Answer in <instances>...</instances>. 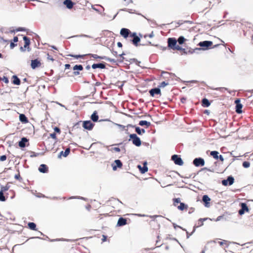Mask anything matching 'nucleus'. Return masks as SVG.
Masks as SVG:
<instances>
[{
	"label": "nucleus",
	"mask_w": 253,
	"mask_h": 253,
	"mask_svg": "<svg viewBox=\"0 0 253 253\" xmlns=\"http://www.w3.org/2000/svg\"><path fill=\"white\" fill-rule=\"evenodd\" d=\"M241 209L239 211V214L240 215H243L245 212H248L249 209L245 203H241L240 204Z\"/></svg>",
	"instance_id": "obj_10"
},
{
	"label": "nucleus",
	"mask_w": 253,
	"mask_h": 253,
	"mask_svg": "<svg viewBox=\"0 0 253 253\" xmlns=\"http://www.w3.org/2000/svg\"><path fill=\"white\" fill-rule=\"evenodd\" d=\"M91 67L93 69H95L96 68H100L102 69H105L106 68V63L104 62L94 63L92 65Z\"/></svg>",
	"instance_id": "obj_15"
},
{
	"label": "nucleus",
	"mask_w": 253,
	"mask_h": 253,
	"mask_svg": "<svg viewBox=\"0 0 253 253\" xmlns=\"http://www.w3.org/2000/svg\"><path fill=\"white\" fill-rule=\"evenodd\" d=\"M168 84H169L168 83H166V82H163L160 84L159 87H165L166 85H167Z\"/></svg>",
	"instance_id": "obj_46"
},
{
	"label": "nucleus",
	"mask_w": 253,
	"mask_h": 253,
	"mask_svg": "<svg viewBox=\"0 0 253 253\" xmlns=\"http://www.w3.org/2000/svg\"><path fill=\"white\" fill-rule=\"evenodd\" d=\"M28 227L29 228L32 230H36V224L34 222H29L28 223Z\"/></svg>",
	"instance_id": "obj_31"
},
{
	"label": "nucleus",
	"mask_w": 253,
	"mask_h": 253,
	"mask_svg": "<svg viewBox=\"0 0 253 253\" xmlns=\"http://www.w3.org/2000/svg\"><path fill=\"white\" fill-rule=\"evenodd\" d=\"M10 188V185L7 183L5 186H1L0 191L4 192L7 191Z\"/></svg>",
	"instance_id": "obj_36"
},
{
	"label": "nucleus",
	"mask_w": 253,
	"mask_h": 253,
	"mask_svg": "<svg viewBox=\"0 0 253 253\" xmlns=\"http://www.w3.org/2000/svg\"><path fill=\"white\" fill-rule=\"evenodd\" d=\"M175 50H181L184 53H187V52L185 50V49L182 48L179 45H177V46L175 47Z\"/></svg>",
	"instance_id": "obj_40"
},
{
	"label": "nucleus",
	"mask_w": 253,
	"mask_h": 253,
	"mask_svg": "<svg viewBox=\"0 0 253 253\" xmlns=\"http://www.w3.org/2000/svg\"><path fill=\"white\" fill-rule=\"evenodd\" d=\"M86 55H88V56H91V57H92V58H93L94 59H104V60H105V59H106V56H98L97 54H91V53H89V54H86Z\"/></svg>",
	"instance_id": "obj_27"
},
{
	"label": "nucleus",
	"mask_w": 253,
	"mask_h": 253,
	"mask_svg": "<svg viewBox=\"0 0 253 253\" xmlns=\"http://www.w3.org/2000/svg\"><path fill=\"white\" fill-rule=\"evenodd\" d=\"M70 148H67L66 149L65 151L64 152L61 151L60 153V155H59V157H60L61 155H63L64 157H66L70 153Z\"/></svg>",
	"instance_id": "obj_28"
},
{
	"label": "nucleus",
	"mask_w": 253,
	"mask_h": 253,
	"mask_svg": "<svg viewBox=\"0 0 253 253\" xmlns=\"http://www.w3.org/2000/svg\"><path fill=\"white\" fill-rule=\"evenodd\" d=\"M193 164L196 167L203 166L205 165V161L202 158H196L194 159Z\"/></svg>",
	"instance_id": "obj_8"
},
{
	"label": "nucleus",
	"mask_w": 253,
	"mask_h": 253,
	"mask_svg": "<svg viewBox=\"0 0 253 253\" xmlns=\"http://www.w3.org/2000/svg\"><path fill=\"white\" fill-rule=\"evenodd\" d=\"M80 199L82 200H85V198H84L83 197H80V196H72L68 198V199Z\"/></svg>",
	"instance_id": "obj_45"
},
{
	"label": "nucleus",
	"mask_w": 253,
	"mask_h": 253,
	"mask_svg": "<svg viewBox=\"0 0 253 253\" xmlns=\"http://www.w3.org/2000/svg\"><path fill=\"white\" fill-rule=\"evenodd\" d=\"M135 132L139 135H142L145 132V130L143 128H140L139 127H135Z\"/></svg>",
	"instance_id": "obj_29"
},
{
	"label": "nucleus",
	"mask_w": 253,
	"mask_h": 253,
	"mask_svg": "<svg viewBox=\"0 0 253 253\" xmlns=\"http://www.w3.org/2000/svg\"><path fill=\"white\" fill-rule=\"evenodd\" d=\"M173 227L174 228L176 229L177 227H178V228H180L181 229H182V230H185V229H183L181 227H180V226H178V225H177L175 223H173Z\"/></svg>",
	"instance_id": "obj_58"
},
{
	"label": "nucleus",
	"mask_w": 253,
	"mask_h": 253,
	"mask_svg": "<svg viewBox=\"0 0 253 253\" xmlns=\"http://www.w3.org/2000/svg\"><path fill=\"white\" fill-rule=\"evenodd\" d=\"M174 203H180V199L179 198H175L173 199Z\"/></svg>",
	"instance_id": "obj_62"
},
{
	"label": "nucleus",
	"mask_w": 253,
	"mask_h": 253,
	"mask_svg": "<svg viewBox=\"0 0 253 253\" xmlns=\"http://www.w3.org/2000/svg\"><path fill=\"white\" fill-rule=\"evenodd\" d=\"M250 166V162L248 161H245L243 163V167L245 168H248Z\"/></svg>",
	"instance_id": "obj_39"
},
{
	"label": "nucleus",
	"mask_w": 253,
	"mask_h": 253,
	"mask_svg": "<svg viewBox=\"0 0 253 253\" xmlns=\"http://www.w3.org/2000/svg\"><path fill=\"white\" fill-rule=\"evenodd\" d=\"M54 130L55 132H57V133L60 132V129L58 127H55L54 128Z\"/></svg>",
	"instance_id": "obj_60"
},
{
	"label": "nucleus",
	"mask_w": 253,
	"mask_h": 253,
	"mask_svg": "<svg viewBox=\"0 0 253 253\" xmlns=\"http://www.w3.org/2000/svg\"><path fill=\"white\" fill-rule=\"evenodd\" d=\"M94 124L92 123L91 121H84L83 123V127L87 130H92Z\"/></svg>",
	"instance_id": "obj_7"
},
{
	"label": "nucleus",
	"mask_w": 253,
	"mask_h": 253,
	"mask_svg": "<svg viewBox=\"0 0 253 253\" xmlns=\"http://www.w3.org/2000/svg\"><path fill=\"white\" fill-rule=\"evenodd\" d=\"M26 48L27 49V47H25V45H24L23 47V46L20 47V50L22 52H24L26 50Z\"/></svg>",
	"instance_id": "obj_57"
},
{
	"label": "nucleus",
	"mask_w": 253,
	"mask_h": 253,
	"mask_svg": "<svg viewBox=\"0 0 253 253\" xmlns=\"http://www.w3.org/2000/svg\"><path fill=\"white\" fill-rule=\"evenodd\" d=\"M12 83L14 84L19 85L20 84L21 81L17 77L16 75H13L12 76Z\"/></svg>",
	"instance_id": "obj_25"
},
{
	"label": "nucleus",
	"mask_w": 253,
	"mask_h": 253,
	"mask_svg": "<svg viewBox=\"0 0 253 253\" xmlns=\"http://www.w3.org/2000/svg\"><path fill=\"white\" fill-rule=\"evenodd\" d=\"M201 49V48H196L195 49H193V50H189L188 52H189V53H193V52H195L196 50H200Z\"/></svg>",
	"instance_id": "obj_52"
},
{
	"label": "nucleus",
	"mask_w": 253,
	"mask_h": 253,
	"mask_svg": "<svg viewBox=\"0 0 253 253\" xmlns=\"http://www.w3.org/2000/svg\"><path fill=\"white\" fill-rule=\"evenodd\" d=\"M215 89L217 90H220V91H222L223 90H227V88H225V87H217V88H216Z\"/></svg>",
	"instance_id": "obj_56"
},
{
	"label": "nucleus",
	"mask_w": 253,
	"mask_h": 253,
	"mask_svg": "<svg viewBox=\"0 0 253 253\" xmlns=\"http://www.w3.org/2000/svg\"><path fill=\"white\" fill-rule=\"evenodd\" d=\"M171 160L174 162V164L178 166H182L183 162L181 157L177 155H173L171 156Z\"/></svg>",
	"instance_id": "obj_4"
},
{
	"label": "nucleus",
	"mask_w": 253,
	"mask_h": 253,
	"mask_svg": "<svg viewBox=\"0 0 253 253\" xmlns=\"http://www.w3.org/2000/svg\"><path fill=\"white\" fill-rule=\"evenodd\" d=\"M2 81L6 84L8 83L9 82L8 79L5 77H3V78L2 79Z\"/></svg>",
	"instance_id": "obj_49"
},
{
	"label": "nucleus",
	"mask_w": 253,
	"mask_h": 253,
	"mask_svg": "<svg viewBox=\"0 0 253 253\" xmlns=\"http://www.w3.org/2000/svg\"><path fill=\"white\" fill-rule=\"evenodd\" d=\"M202 201L204 203L205 207H209L210 206V201H211V199L208 195H204L202 197Z\"/></svg>",
	"instance_id": "obj_16"
},
{
	"label": "nucleus",
	"mask_w": 253,
	"mask_h": 253,
	"mask_svg": "<svg viewBox=\"0 0 253 253\" xmlns=\"http://www.w3.org/2000/svg\"><path fill=\"white\" fill-rule=\"evenodd\" d=\"M218 154L219 153L216 151H212L211 152V155L216 160L218 159Z\"/></svg>",
	"instance_id": "obj_32"
},
{
	"label": "nucleus",
	"mask_w": 253,
	"mask_h": 253,
	"mask_svg": "<svg viewBox=\"0 0 253 253\" xmlns=\"http://www.w3.org/2000/svg\"><path fill=\"white\" fill-rule=\"evenodd\" d=\"M234 182V178L232 176H229L227 177L226 179H223L222 180V184L224 186H227L228 184L231 185Z\"/></svg>",
	"instance_id": "obj_9"
},
{
	"label": "nucleus",
	"mask_w": 253,
	"mask_h": 253,
	"mask_svg": "<svg viewBox=\"0 0 253 253\" xmlns=\"http://www.w3.org/2000/svg\"><path fill=\"white\" fill-rule=\"evenodd\" d=\"M138 168H139V170L141 173H145L148 171V168L146 166V162L144 163L143 167H141L140 165H138Z\"/></svg>",
	"instance_id": "obj_22"
},
{
	"label": "nucleus",
	"mask_w": 253,
	"mask_h": 253,
	"mask_svg": "<svg viewBox=\"0 0 253 253\" xmlns=\"http://www.w3.org/2000/svg\"><path fill=\"white\" fill-rule=\"evenodd\" d=\"M147 37H149L150 38H152L154 37V34L153 32L152 31L149 35H145L144 36V38H146Z\"/></svg>",
	"instance_id": "obj_48"
},
{
	"label": "nucleus",
	"mask_w": 253,
	"mask_h": 253,
	"mask_svg": "<svg viewBox=\"0 0 253 253\" xmlns=\"http://www.w3.org/2000/svg\"><path fill=\"white\" fill-rule=\"evenodd\" d=\"M19 120L23 123H27L28 122V120L26 116L23 114L19 115Z\"/></svg>",
	"instance_id": "obj_23"
},
{
	"label": "nucleus",
	"mask_w": 253,
	"mask_h": 253,
	"mask_svg": "<svg viewBox=\"0 0 253 253\" xmlns=\"http://www.w3.org/2000/svg\"><path fill=\"white\" fill-rule=\"evenodd\" d=\"M126 219L122 217H120L117 222L118 226H122L126 224Z\"/></svg>",
	"instance_id": "obj_20"
},
{
	"label": "nucleus",
	"mask_w": 253,
	"mask_h": 253,
	"mask_svg": "<svg viewBox=\"0 0 253 253\" xmlns=\"http://www.w3.org/2000/svg\"><path fill=\"white\" fill-rule=\"evenodd\" d=\"M63 3L69 9H72L75 4L72 0H64Z\"/></svg>",
	"instance_id": "obj_12"
},
{
	"label": "nucleus",
	"mask_w": 253,
	"mask_h": 253,
	"mask_svg": "<svg viewBox=\"0 0 253 253\" xmlns=\"http://www.w3.org/2000/svg\"><path fill=\"white\" fill-rule=\"evenodd\" d=\"M28 141V139L26 137H22L21 140L19 142V146L21 148H24L26 147V143Z\"/></svg>",
	"instance_id": "obj_17"
},
{
	"label": "nucleus",
	"mask_w": 253,
	"mask_h": 253,
	"mask_svg": "<svg viewBox=\"0 0 253 253\" xmlns=\"http://www.w3.org/2000/svg\"><path fill=\"white\" fill-rule=\"evenodd\" d=\"M125 55V53H123L121 54H119V56L121 57L122 59L121 60V62H122L123 61V60L125 59V58L123 57V55Z\"/></svg>",
	"instance_id": "obj_61"
},
{
	"label": "nucleus",
	"mask_w": 253,
	"mask_h": 253,
	"mask_svg": "<svg viewBox=\"0 0 253 253\" xmlns=\"http://www.w3.org/2000/svg\"><path fill=\"white\" fill-rule=\"evenodd\" d=\"M47 58L48 60H51L52 61H54V59L53 58V57L49 55V54L48 53H47Z\"/></svg>",
	"instance_id": "obj_55"
},
{
	"label": "nucleus",
	"mask_w": 253,
	"mask_h": 253,
	"mask_svg": "<svg viewBox=\"0 0 253 253\" xmlns=\"http://www.w3.org/2000/svg\"><path fill=\"white\" fill-rule=\"evenodd\" d=\"M6 200V198L4 195V192L0 191V201L4 202Z\"/></svg>",
	"instance_id": "obj_34"
},
{
	"label": "nucleus",
	"mask_w": 253,
	"mask_h": 253,
	"mask_svg": "<svg viewBox=\"0 0 253 253\" xmlns=\"http://www.w3.org/2000/svg\"><path fill=\"white\" fill-rule=\"evenodd\" d=\"M142 16L143 17H144V16L143 15H142ZM145 18H146L148 21H151V26H152V27H154L157 25L156 22L154 20H151L150 19H147V18H146L145 17Z\"/></svg>",
	"instance_id": "obj_42"
},
{
	"label": "nucleus",
	"mask_w": 253,
	"mask_h": 253,
	"mask_svg": "<svg viewBox=\"0 0 253 253\" xmlns=\"http://www.w3.org/2000/svg\"><path fill=\"white\" fill-rule=\"evenodd\" d=\"M105 60H107L108 61H109L110 62H112V63H116V60H115L114 59H112V58H109L107 56H106V59H105Z\"/></svg>",
	"instance_id": "obj_44"
},
{
	"label": "nucleus",
	"mask_w": 253,
	"mask_h": 253,
	"mask_svg": "<svg viewBox=\"0 0 253 253\" xmlns=\"http://www.w3.org/2000/svg\"><path fill=\"white\" fill-rule=\"evenodd\" d=\"M85 55H73V54H69V56L71 57H75L76 59H78L79 58H83L84 57Z\"/></svg>",
	"instance_id": "obj_38"
},
{
	"label": "nucleus",
	"mask_w": 253,
	"mask_h": 253,
	"mask_svg": "<svg viewBox=\"0 0 253 253\" xmlns=\"http://www.w3.org/2000/svg\"><path fill=\"white\" fill-rule=\"evenodd\" d=\"M39 170L42 173H47L48 172V167L45 164H42L39 168Z\"/></svg>",
	"instance_id": "obj_19"
},
{
	"label": "nucleus",
	"mask_w": 253,
	"mask_h": 253,
	"mask_svg": "<svg viewBox=\"0 0 253 253\" xmlns=\"http://www.w3.org/2000/svg\"><path fill=\"white\" fill-rule=\"evenodd\" d=\"M151 96H154L155 94H161V89L159 87H155L151 89L149 91Z\"/></svg>",
	"instance_id": "obj_14"
},
{
	"label": "nucleus",
	"mask_w": 253,
	"mask_h": 253,
	"mask_svg": "<svg viewBox=\"0 0 253 253\" xmlns=\"http://www.w3.org/2000/svg\"><path fill=\"white\" fill-rule=\"evenodd\" d=\"M187 207V205H186L183 203H180V205L178 206V209L181 211H183Z\"/></svg>",
	"instance_id": "obj_35"
},
{
	"label": "nucleus",
	"mask_w": 253,
	"mask_h": 253,
	"mask_svg": "<svg viewBox=\"0 0 253 253\" xmlns=\"http://www.w3.org/2000/svg\"><path fill=\"white\" fill-rule=\"evenodd\" d=\"M26 30V29L24 28H22V27H19L18 28H17L16 31L17 32H19V31H25Z\"/></svg>",
	"instance_id": "obj_54"
},
{
	"label": "nucleus",
	"mask_w": 253,
	"mask_h": 253,
	"mask_svg": "<svg viewBox=\"0 0 253 253\" xmlns=\"http://www.w3.org/2000/svg\"><path fill=\"white\" fill-rule=\"evenodd\" d=\"M114 163L116 164V165L112 166L113 169L114 170H116L117 168H122V167L123 166V164H122V162L120 160H116L114 161Z\"/></svg>",
	"instance_id": "obj_21"
},
{
	"label": "nucleus",
	"mask_w": 253,
	"mask_h": 253,
	"mask_svg": "<svg viewBox=\"0 0 253 253\" xmlns=\"http://www.w3.org/2000/svg\"><path fill=\"white\" fill-rule=\"evenodd\" d=\"M208 218H200L198 220L200 225L199 226H202L203 225V222L208 219Z\"/></svg>",
	"instance_id": "obj_41"
},
{
	"label": "nucleus",
	"mask_w": 253,
	"mask_h": 253,
	"mask_svg": "<svg viewBox=\"0 0 253 253\" xmlns=\"http://www.w3.org/2000/svg\"><path fill=\"white\" fill-rule=\"evenodd\" d=\"M218 159L221 161V162H223L224 161V158L223 157V156L221 155H220L219 156H218Z\"/></svg>",
	"instance_id": "obj_64"
},
{
	"label": "nucleus",
	"mask_w": 253,
	"mask_h": 253,
	"mask_svg": "<svg viewBox=\"0 0 253 253\" xmlns=\"http://www.w3.org/2000/svg\"><path fill=\"white\" fill-rule=\"evenodd\" d=\"M91 120L94 122H97L98 120V116L96 111H94L90 117Z\"/></svg>",
	"instance_id": "obj_26"
},
{
	"label": "nucleus",
	"mask_w": 253,
	"mask_h": 253,
	"mask_svg": "<svg viewBox=\"0 0 253 253\" xmlns=\"http://www.w3.org/2000/svg\"><path fill=\"white\" fill-rule=\"evenodd\" d=\"M177 41L174 38H169L168 39V47L170 49L175 50V47L177 46Z\"/></svg>",
	"instance_id": "obj_3"
},
{
	"label": "nucleus",
	"mask_w": 253,
	"mask_h": 253,
	"mask_svg": "<svg viewBox=\"0 0 253 253\" xmlns=\"http://www.w3.org/2000/svg\"><path fill=\"white\" fill-rule=\"evenodd\" d=\"M116 126H117L120 128L122 129H125V128L126 127V126H123V125H120V124H116Z\"/></svg>",
	"instance_id": "obj_53"
},
{
	"label": "nucleus",
	"mask_w": 253,
	"mask_h": 253,
	"mask_svg": "<svg viewBox=\"0 0 253 253\" xmlns=\"http://www.w3.org/2000/svg\"><path fill=\"white\" fill-rule=\"evenodd\" d=\"M50 136L51 138L54 139H57V137H56V134L55 132H53L52 133H51L50 134Z\"/></svg>",
	"instance_id": "obj_51"
},
{
	"label": "nucleus",
	"mask_w": 253,
	"mask_h": 253,
	"mask_svg": "<svg viewBox=\"0 0 253 253\" xmlns=\"http://www.w3.org/2000/svg\"><path fill=\"white\" fill-rule=\"evenodd\" d=\"M131 60H132L133 62H135L136 65H137L139 66H140V64L141 63L140 61H138L136 59L133 58L131 59Z\"/></svg>",
	"instance_id": "obj_47"
},
{
	"label": "nucleus",
	"mask_w": 253,
	"mask_h": 253,
	"mask_svg": "<svg viewBox=\"0 0 253 253\" xmlns=\"http://www.w3.org/2000/svg\"><path fill=\"white\" fill-rule=\"evenodd\" d=\"M185 41V39L183 36H180L178 38L177 42L179 43V44H182L184 43Z\"/></svg>",
	"instance_id": "obj_37"
},
{
	"label": "nucleus",
	"mask_w": 253,
	"mask_h": 253,
	"mask_svg": "<svg viewBox=\"0 0 253 253\" xmlns=\"http://www.w3.org/2000/svg\"><path fill=\"white\" fill-rule=\"evenodd\" d=\"M31 157H37L40 155H42V153H35V152H31Z\"/></svg>",
	"instance_id": "obj_43"
},
{
	"label": "nucleus",
	"mask_w": 253,
	"mask_h": 253,
	"mask_svg": "<svg viewBox=\"0 0 253 253\" xmlns=\"http://www.w3.org/2000/svg\"><path fill=\"white\" fill-rule=\"evenodd\" d=\"M73 70L82 71L83 70V67L82 65H76L73 68Z\"/></svg>",
	"instance_id": "obj_33"
},
{
	"label": "nucleus",
	"mask_w": 253,
	"mask_h": 253,
	"mask_svg": "<svg viewBox=\"0 0 253 253\" xmlns=\"http://www.w3.org/2000/svg\"><path fill=\"white\" fill-rule=\"evenodd\" d=\"M130 37L132 38V39H131L130 42H132L134 45L137 46L138 45V43L140 41V38L137 35L136 33L133 32L131 34Z\"/></svg>",
	"instance_id": "obj_2"
},
{
	"label": "nucleus",
	"mask_w": 253,
	"mask_h": 253,
	"mask_svg": "<svg viewBox=\"0 0 253 253\" xmlns=\"http://www.w3.org/2000/svg\"><path fill=\"white\" fill-rule=\"evenodd\" d=\"M138 124L141 126H146L147 127H148L151 125V123L146 121H140Z\"/></svg>",
	"instance_id": "obj_30"
},
{
	"label": "nucleus",
	"mask_w": 253,
	"mask_h": 253,
	"mask_svg": "<svg viewBox=\"0 0 253 253\" xmlns=\"http://www.w3.org/2000/svg\"><path fill=\"white\" fill-rule=\"evenodd\" d=\"M113 150H114L116 152H120V149L119 147H114L113 148Z\"/></svg>",
	"instance_id": "obj_63"
},
{
	"label": "nucleus",
	"mask_w": 253,
	"mask_h": 253,
	"mask_svg": "<svg viewBox=\"0 0 253 253\" xmlns=\"http://www.w3.org/2000/svg\"><path fill=\"white\" fill-rule=\"evenodd\" d=\"M6 155H2L0 156V161H4L6 160Z\"/></svg>",
	"instance_id": "obj_50"
},
{
	"label": "nucleus",
	"mask_w": 253,
	"mask_h": 253,
	"mask_svg": "<svg viewBox=\"0 0 253 253\" xmlns=\"http://www.w3.org/2000/svg\"><path fill=\"white\" fill-rule=\"evenodd\" d=\"M210 104L211 103L208 99L205 98L202 100V105L204 107H208Z\"/></svg>",
	"instance_id": "obj_24"
},
{
	"label": "nucleus",
	"mask_w": 253,
	"mask_h": 253,
	"mask_svg": "<svg viewBox=\"0 0 253 253\" xmlns=\"http://www.w3.org/2000/svg\"><path fill=\"white\" fill-rule=\"evenodd\" d=\"M132 33L129 29L125 28H122L120 31V35L125 39L127 38L129 36L130 37Z\"/></svg>",
	"instance_id": "obj_6"
},
{
	"label": "nucleus",
	"mask_w": 253,
	"mask_h": 253,
	"mask_svg": "<svg viewBox=\"0 0 253 253\" xmlns=\"http://www.w3.org/2000/svg\"><path fill=\"white\" fill-rule=\"evenodd\" d=\"M129 140H132V142L133 145L139 147L141 144V141L139 137H138L135 133L130 134L129 135Z\"/></svg>",
	"instance_id": "obj_1"
},
{
	"label": "nucleus",
	"mask_w": 253,
	"mask_h": 253,
	"mask_svg": "<svg viewBox=\"0 0 253 253\" xmlns=\"http://www.w3.org/2000/svg\"><path fill=\"white\" fill-rule=\"evenodd\" d=\"M23 40H24V43H25V44H24L25 47H27V50L28 51H30L31 50V48L29 47V45L30 44V39L26 36H24L23 37Z\"/></svg>",
	"instance_id": "obj_18"
},
{
	"label": "nucleus",
	"mask_w": 253,
	"mask_h": 253,
	"mask_svg": "<svg viewBox=\"0 0 253 253\" xmlns=\"http://www.w3.org/2000/svg\"><path fill=\"white\" fill-rule=\"evenodd\" d=\"M212 44V42L211 41H205L203 42H201L198 43V45L200 47H203V49L205 50L207 49L211 46Z\"/></svg>",
	"instance_id": "obj_5"
},
{
	"label": "nucleus",
	"mask_w": 253,
	"mask_h": 253,
	"mask_svg": "<svg viewBox=\"0 0 253 253\" xmlns=\"http://www.w3.org/2000/svg\"><path fill=\"white\" fill-rule=\"evenodd\" d=\"M17 45V44L14 43V42H11L10 44V48L11 49L13 48L15 46Z\"/></svg>",
	"instance_id": "obj_59"
},
{
	"label": "nucleus",
	"mask_w": 253,
	"mask_h": 253,
	"mask_svg": "<svg viewBox=\"0 0 253 253\" xmlns=\"http://www.w3.org/2000/svg\"><path fill=\"white\" fill-rule=\"evenodd\" d=\"M41 65V63L38 59H36L31 60V68L33 69H35L36 68L40 67Z\"/></svg>",
	"instance_id": "obj_13"
},
{
	"label": "nucleus",
	"mask_w": 253,
	"mask_h": 253,
	"mask_svg": "<svg viewBox=\"0 0 253 253\" xmlns=\"http://www.w3.org/2000/svg\"><path fill=\"white\" fill-rule=\"evenodd\" d=\"M236 104L235 111L237 114H241L242 112V108L243 107L242 104L240 103V99H237L235 101Z\"/></svg>",
	"instance_id": "obj_11"
}]
</instances>
